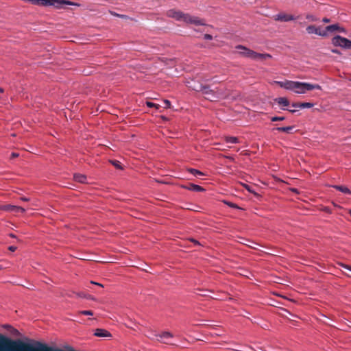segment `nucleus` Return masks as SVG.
I'll use <instances>...</instances> for the list:
<instances>
[{
    "label": "nucleus",
    "instance_id": "aec40b11",
    "mask_svg": "<svg viewBox=\"0 0 351 351\" xmlns=\"http://www.w3.org/2000/svg\"><path fill=\"white\" fill-rule=\"evenodd\" d=\"M189 171L194 176H204V173L197 169H189Z\"/></svg>",
    "mask_w": 351,
    "mask_h": 351
},
{
    "label": "nucleus",
    "instance_id": "2f4dec72",
    "mask_svg": "<svg viewBox=\"0 0 351 351\" xmlns=\"http://www.w3.org/2000/svg\"><path fill=\"white\" fill-rule=\"evenodd\" d=\"M204 38L206 39V40H212L213 39V36L210 34H206L204 35Z\"/></svg>",
    "mask_w": 351,
    "mask_h": 351
},
{
    "label": "nucleus",
    "instance_id": "393cba45",
    "mask_svg": "<svg viewBox=\"0 0 351 351\" xmlns=\"http://www.w3.org/2000/svg\"><path fill=\"white\" fill-rule=\"evenodd\" d=\"M80 314L84 315H93V312L92 311H81L79 312Z\"/></svg>",
    "mask_w": 351,
    "mask_h": 351
},
{
    "label": "nucleus",
    "instance_id": "6e6552de",
    "mask_svg": "<svg viewBox=\"0 0 351 351\" xmlns=\"http://www.w3.org/2000/svg\"><path fill=\"white\" fill-rule=\"evenodd\" d=\"M1 208L3 210L8 211L10 213H24L25 211V209L23 208V207L10 205V204L3 205L1 207Z\"/></svg>",
    "mask_w": 351,
    "mask_h": 351
},
{
    "label": "nucleus",
    "instance_id": "a878e982",
    "mask_svg": "<svg viewBox=\"0 0 351 351\" xmlns=\"http://www.w3.org/2000/svg\"><path fill=\"white\" fill-rule=\"evenodd\" d=\"M285 120L284 117H273L271 118V121H278Z\"/></svg>",
    "mask_w": 351,
    "mask_h": 351
},
{
    "label": "nucleus",
    "instance_id": "39448f33",
    "mask_svg": "<svg viewBox=\"0 0 351 351\" xmlns=\"http://www.w3.org/2000/svg\"><path fill=\"white\" fill-rule=\"evenodd\" d=\"M202 94L208 100L211 101H217V96H216L215 90L211 89L208 86H205L203 89Z\"/></svg>",
    "mask_w": 351,
    "mask_h": 351
},
{
    "label": "nucleus",
    "instance_id": "72a5a7b5",
    "mask_svg": "<svg viewBox=\"0 0 351 351\" xmlns=\"http://www.w3.org/2000/svg\"><path fill=\"white\" fill-rule=\"evenodd\" d=\"M19 156V154L18 153H15V152H13L11 154V158H16Z\"/></svg>",
    "mask_w": 351,
    "mask_h": 351
},
{
    "label": "nucleus",
    "instance_id": "a18cd8bd",
    "mask_svg": "<svg viewBox=\"0 0 351 351\" xmlns=\"http://www.w3.org/2000/svg\"><path fill=\"white\" fill-rule=\"evenodd\" d=\"M350 215H351V210H350Z\"/></svg>",
    "mask_w": 351,
    "mask_h": 351
},
{
    "label": "nucleus",
    "instance_id": "20e7f679",
    "mask_svg": "<svg viewBox=\"0 0 351 351\" xmlns=\"http://www.w3.org/2000/svg\"><path fill=\"white\" fill-rule=\"evenodd\" d=\"M332 43L335 46L343 47L344 49H351V40L340 36H335Z\"/></svg>",
    "mask_w": 351,
    "mask_h": 351
},
{
    "label": "nucleus",
    "instance_id": "423d86ee",
    "mask_svg": "<svg viewBox=\"0 0 351 351\" xmlns=\"http://www.w3.org/2000/svg\"><path fill=\"white\" fill-rule=\"evenodd\" d=\"M274 19L275 21H278L288 22L295 20V17L292 14L280 12L276 15H274Z\"/></svg>",
    "mask_w": 351,
    "mask_h": 351
},
{
    "label": "nucleus",
    "instance_id": "f03ea898",
    "mask_svg": "<svg viewBox=\"0 0 351 351\" xmlns=\"http://www.w3.org/2000/svg\"><path fill=\"white\" fill-rule=\"evenodd\" d=\"M167 15L169 17L176 19L177 21H184L186 23L194 24L195 25H206V23L204 22V20L197 16H191L189 14H185L176 10H169L167 12Z\"/></svg>",
    "mask_w": 351,
    "mask_h": 351
},
{
    "label": "nucleus",
    "instance_id": "37998d69",
    "mask_svg": "<svg viewBox=\"0 0 351 351\" xmlns=\"http://www.w3.org/2000/svg\"><path fill=\"white\" fill-rule=\"evenodd\" d=\"M87 298H89V299H90V300H95V299H94V298H93V297H91V296H88V297H87Z\"/></svg>",
    "mask_w": 351,
    "mask_h": 351
},
{
    "label": "nucleus",
    "instance_id": "79ce46f5",
    "mask_svg": "<svg viewBox=\"0 0 351 351\" xmlns=\"http://www.w3.org/2000/svg\"><path fill=\"white\" fill-rule=\"evenodd\" d=\"M0 92L1 93H3L4 92V90L2 88H1V87H0Z\"/></svg>",
    "mask_w": 351,
    "mask_h": 351
},
{
    "label": "nucleus",
    "instance_id": "2eb2a0df",
    "mask_svg": "<svg viewBox=\"0 0 351 351\" xmlns=\"http://www.w3.org/2000/svg\"><path fill=\"white\" fill-rule=\"evenodd\" d=\"M73 179L75 181L83 184L86 182L87 178L84 174L75 173L73 176Z\"/></svg>",
    "mask_w": 351,
    "mask_h": 351
},
{
    "label": "nucleus",
    "instance_id": "0eeeda50",
    "mask_svg": "<svg viewBox=\"0 0 351 351\" xmlns=\"http://www.w3.org/2000/svg\"><path fill=\"white\" fill-rule=\"evenodd\" d=\"M306 32L309 34H317L320 36L326 37V32L324 30H322L321 28L317 27L315 25H309L306 29Z\"/></svg>",
    "mask_w": 351,
    "mask_h": 351
},
{
    "label": "nucleus",
    "instance_id": "4468645a",
    "mask_svg": "<svg viewBox=\"0 0 351 351\" xmlns=\"http://www.w3.org/2000/svg\"><path fill=\"white\" fill-rule=\"evenodd\" d=\"M184 187L186 189H187L188 190L193 191L202 192V191H205V189L203 187H202L199 185L195 184H189L188 186H184Z\"/></svg>",
    "mask_w": 351,
    "mask_h": 351
},
{
    "label": "nucleus",
    "instance_id": "f704fd0d",
    "mask_svg": "<svg viewBox=\"0 0 351 351\" xmlns=\"http://www.w3.org/2000/svg\"><path fill=\"white\" fill-rule=\"evenodd\" d=\"M8 249L11 252H14L16 250V246H10Z\"/></svg>",
    "mask_w": 351,
    "mask_h": 351
},
{
    "label": "nucleus",
    "instance_id": "1a4fd4ad",
    "mask_svg": "<svg viewBox=\"0 0 351 351\" xmlns=\"http://www.w3.org/2000/svg\"><path fill=\"white\" fill-rule=\"evenodd\" d=\"M325 31L326 32V36L328 35L329 33H332L335 32H345L344 28L341 27L338 24H333L326 26L325 28Z\"/></svg>",
    "mask_w": 351,
    "mask_h": 351
},
{
    "label": "nucleus",
    "instance_id": "7c9ffc66",
    "mask_svg": "<svg viewBox=\"0 0 351 351\" xmlns=\"http://www.w3.org/2000/svg\"><path fill=\"white\" fill-rule=\"evenodd\" d=\"M340 265H341L343 268H345V269H348V270L351 271V266L348 265H346V264H343V263H340Z\"/></svg>",
    "mask_w": 351,
    "mask_h": 351
},
{
    "label": "nucleus",
    "instance_id": "c85d7f7f",
    "mask_svg": "<svg viewBox=\"0 0 351 351\" xmlns=\"http://www.w3.org/2000/svg\"><path fill=\"white\" fill-rule=\"evenodd\" d=\"M306 18V19L310 20L311 21H317V19L313 15H307Z\"/></svg>",
    "mask_w": 351,
    "mask_h": 351
},
{
    "label": "nucleus",
    "instance_id": "cd10ccee",
    "mask_svg": "<svg viewBox=\"0 0 351 351\" xmlns=\"http://www.w3.org/2000/svg\"><path fill=\"white\" fill-rule=\"evenodd\" d=\"M245 188L246 189L247 191H248L250 193H254L255 195H257L258 194L256 193H255L252 189V188L248 186V185H245Z\"/></svg>",
    "mask_w": 351,
    "mask_h": 351
},
{
    "label": "nucleus",
    "instance_id": "a211bd4d",
    "mask_svg": "<svg viewBox=\"0 0 351 351\" xmlns=\"http://www.w3.org/2000/svg\"><path fill=\"white\" fill-rule=\"evenodd\" d=\"M335 189H336L337 190L339 191H341L342 193H346V194H351V191H350V189L348 188H347L346 186H339V185H335L333 186Z\"/></svg>",
    "mask_w": 351,
    "mask_h": 351
},
{
    "label": "nucleus",
    "instance_id": "58836bf2",
    "mask_svg": "<svg viewBox=\"0 0 351 351\" xmlns=\"http://www.w3.org/2000/svg\"><path fill=\"white\" fill-rule=\"evenodd\" d=\"M254 350V349L252 347H249L246 350H239V351H253Z\"/></svg>",
    "mask_w": 351,
    "mask_h": 351
},
{
    "label": "nucleus",
    "instance_id": "a19ab883",
    "mask_svg": "<svg viewBox=\"0 0 351 351\" xmlns=\"http://www.w3.org/2000/svg\"><path fill=\"white\" fill-rule=\"evenodd\" d=\"M10 236L11 237H12V238H15L16 237V236L14 234H10Z\"/></svg>",
    "mask_w": 351,
    "mask_h": 351
},
{
    "label": "nucleus",
    "instance_id": "f257e3e1",
    "mask_svg": "<svg viewBox=\"0 0 351 351\" xmlns=\"http://www.w3.org/2000/svg\"><path fill=\"white\" fill-rule=\"evenodd\" d=\"M275 83L279 85L281 88L294 91L296 94H304L309 90L314 89L321 90L322 88L319 84H312L307 82L291 80L275 81Z\"/></svg>",
    "mask_w": 351,
    "mask_h": 351
},
{
    "label": "nucleus",
    "instance_id": "ea45409f",
    "mask_svg": "<svg viewBox=\"0 0 351 351\" xmlns=\"http://www.w3.org/2000/svg\"><path fill=\"white\" fill-rule=\"evenodd\" d=\"M21 200H23V201H25V202L29 201V199H27V198H26V197H21Z\"/></svg>",
    "mask_w": 351,
    "mask_h": 351
},
{
    "label": "nucleus",
    "instance_id": "412c9836",
    "mask_svg": "<svg viewBox=\"0 0 351 351\" xmlns=\"http://www.w3.org/2000/svg\"><path fill=\"white\" fill-rule=\"evenodd\" d=\"M226 141L230 143H237L239 142V140L237 137L228 136L226 137Z\"/></svg>",
    "mask_w": 351,
    "mask_h": 351
},
{
    "label": "nucleus",
    "instance_id": "5701e85b",
    "mask_svg": "<svg viewBox=\"0 0 351 351\" xmlns=\"http://www.w3.org/2000/svg\"><path fill=\"white\" fill-rule=\"evenodd\" d=\"M110 162L113 166H114L117 169H121V164L119 160H111Z\"/></svg>",
    "mask_w": 351,
    "mask_h": 351
},
{
    "label": "nucleus",
    "instance_id": "c9c22d12",
    "mask_svg": "<svg viewBox=\"0 0 351 351\" xmlns=\"http://www.w3.org/2000/svg\"><path fill=\"white\" fill-rule=\"evenodd\" d=\"M293 108H294V109H290V110H289V111L291 113H294L298 110L296 108H299L298 107H293Z\"/></svg>",
    "mask_w": 351,
    "mask_h": 351
},
{
    "label": "nucleus",
    "instance_id": "7ed1b4c3",
    "mask_svg": "<svg viewBox=\"0 0 351 351\" xmlns=\"http://www.w3.org/2000/svg\"><path fill=\"white\" fill-rule=\"evenodd\" d=\"M240 56L244 58H248L254 60H265L267 58H271V56L269 53H259L252 49H250L243 45H237L235 47Z\"/></svg>",
    "mask_w": 351,
    "mask_h": 351
},
{
    "label": "nucleus",
    "instance_id": "c756f323",
    "mask_svg": "<svg viewBox=\"0 0 351 351\" xmlns=\"http://www.w3.org/2000/svg\"><path fill=\"white\" fill-rule=\"evenodd\" d=\"M230 207L231 208H239V206L234 204V203H232V202H226Z\"/></svg>",
    "mask_w": 351,
    "mask_h": 351
},
{
    "label": "nucleus",
    "instance_id": "f3484780",
    "mask_svg": "<svg viewBox=\"0 0 351 351\" xmlns=\"http://www.w3.org/2000/svg\"><path fill=\"white\" fill-rule=\"evenodd\" d=\"M275 101L279 104L283 106H289V101L286 97H278L275 99Z\"/></svg>",
    "mask_w": 351,
    "mask_h": 351
},
{
    "label": "nucleus",
    "instance_id": "4be33fe9",
    "mask_svg": "<svg viewBox=\"0 0 351 351\" xmlns=\"http://www.w3.org/2000/svg\"><path fill=\"white\" fill-rule=\"evenodd\" d=\"M110 13L114 16H117V17H119L121 19H128V16L127 15H124V14H118V13H116L114 12H112L110 11Z\"/></svg>",
    "mask_w": 351,
    "mask_h": 351
},
{
    "label": "nucleus",
    "instance_id": "ddd939ff",
    "mask_svg": "<svg viewBox=\"0 0 351 351\" xmlns=\"http://www.w3.org/2000/svg\"><path fill=\"white\" fill-rule=\"evenodd\" d=\"M313 106V103L302 102V103H293L291 107H298L299 108H310Z\"/></svg>",
    "mask_w": 351,
    "mask_h": 351
},
{
    "label": "nucleus",
    "instance_id": "9d476101",
    "mask_svg": "<svg viewBox=\"0 0 351 351\" xmlns=\"http://www.w3.org/2000/svg\"><path fill=\"white\" fill-rule=\"evenodd\" d=\"M156 337H158L160 338V339H158L159 341L164 343H169L168 339L172 338L173 335L170 332L165 331L160 335H156Z\"/></svg>",
    "mask_w": 351,
    "mask_h": 351
},
{
    "label": "nucleus",
    "instance_id": "b1692460",
    "mask_svg": "<svg viewBox=\"0 0 351 351\" xmlns=\"http://www.w3.org/2000/svg\"><path fill=\"white\" fill-rule=\"evenodd\" d=\"M146 104L149 108L154 107L156 109H158L160 108V105L159 104H155V103H153V102L147 101Z\"/></svg>",
    "mask_w": 351,
    "mask_h": 351
},
{
    "label": "nucleus",
    "instance_id": "bb28decb",
    "mask_svg": "<svg viewBox=\"0 0 351 351\" xmlns=\"http://www.w3.org/2000/svg\"><path fill=\"white\" fill-rule=\"evenodd\" d=\"M163 103L165 104V106H164L165 108H171V102H170V101H169L167 99H165V100L163 101Z\"/></svg>",
    "mask_w": 351,
    "mask_h": 351
},
{
    "label": "nucleus",
    "instance_id": "c03bdc74",
    "mask_svg": "<svg viewBox=\"0 0 351 351\" xmlns=\"http://www.w3.org/2000/svg\"><path fill=\"white\" fill-rule=\"evenodd\" d=\"M5 327L10 328V326H5Z\"/></svg>",
    "mask_w": 351,
    "mask_h": 351
},
{
    "label": "nucleus",
    "instance_id": "473e14b6",
    "mask_svg": "<svg viewBox=\"0 0 351 351\" xmlns=\"http://www.w3.org/2000/svg\"><path fill=\"white\" fill-rule=\"evenodd\" d=\"M190 241L191 242L194 243L195 245H200L199 243L197 240H195L194 239H190Z\"/></svg>",
    "mask_w": 351,
    "mask_h": 351
},
{
    "label": "nucleus",
    "instance_id": "dca6fc26",
    "mask_svg": "<svg viewBox=\"0 0 351 351\" xmlns=\"http://www.w3.org/2000/svg\"><path fill=\"white\" fill-rule=\"evenodd\" d=\"M189 86L195 91H199L202 93L205 87V86H203L202 84L196 83L195 82H192L191 84H190Z\"/></svg>",
    "mask_w": 351,
    "mask_h": 351
},
{
    "label": "nucleus",
    "instance_id": "9b49d317",
    "mask_svg": "<svg viewBox=\"0 0 351 351\" xmlns=\"http://www.w3.org/2000/svg\"><path fill=\"white\" fill-rule=\"evenodd\" d=\"M215 90L216 96H217V100L224 98L228 95L225 88L217 87Z\"/></svg>",
    "mask_w": 351,
    "mask_h": 351
},
{
    "label": "nucleus",
    "instance_id": "6ab92c4d",
    "mask_svg": "<svg viewBox=\"0 0 351 351\" xmlns=\"http://www.w3.org/2000/svg\"><path fill=\"white\" fill-rule=\"evenodd\" d=\"M293 129V126H287V127L277 128L275 130H276L279 132H284L286 133H291V131Z\"/></svg>",
    "mask_w": 351,
    "mask_h": 351
},
{
    "label": "nucleus",
    "instance_id": "e433bc0d",
    "mask_svg": "<svg viewBox=\"0 0 351 351\" xmlns=\"http://www.w3.org/2000/svg\"><path fill=\"white\" fill-rule=\"evenodd\" d=\"M322 21H323L324 23H329V22L330 21V19H328V18L325 17V18H324V19H322Z\"/></svg>",
    "mask_w": 351,
    "mask_h": 351
},
{
    "label": "nucleus",
    "instance_id": "f8f14e48",
    "mask_svg": "<svg viewBox=\"0 0 351 351\" xmlns=\"http://www.w3.org/2000/svg\"><path fill=\"white\" fill-rule=\"evenodd\" d=\"M95 335L101 337H111V334L106 330L97 328L95 330Z\"/></svg>",
    "mask_w": 351,
    "mask_h": 351
},
{
    "label": "nucleus",
    "instance_id": "4c0bfd02",
    "mask_svg": "<svg viewBox=\"0 0 351 351\" xmlns=\"http://www.w3.org/2000/svg\"><path fill=\"white\" fill-rule=\"evenodd\" d=\"M90 283L93 284V285H96L97 286H100L101 287H103V285L100 284V283H98V282H94V281H91Z\"/></svg>",
    "mask_w": 351,
    "mask_h": 351
}]
</instances>
